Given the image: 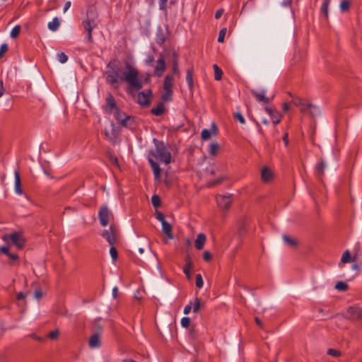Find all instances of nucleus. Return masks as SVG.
<instances>
[{"label":"nucleus","mask_w":362,"mask_h":362,"mask_svg":"<svg viewBox=\"0 0 362 362\" xmlns=\"http://www.w3.org/2000/svg\"><path fill=\"white\" fill-rule=\"evenodd\" d=\"M123 81L127 83L130 88L139 90L143 87V83L139 78L137 69L129 64H126L123 71Z\"/></svg>","instance_id":"f257e3e1"},{"label":"nucleus","mask_w":362,"mask_h":362,"mask_svg":"<svg viewBox=\"0 0 362 362\" xmlns=\"http://www.w3.org/2000/svg\"><path fill=\"white\" fill-rule=\"evenodd\" d=\"M155 144V148L153 149L150 153L156 159L169 164L171 162V154L165 147L163 142L159 141L157 139L153 140Z\"/></svg>","instance_id":"f03ea898"},{"label":"nucleus","mask_w":362,"mask_h":362,"mask_svg":"<svg viewBox=\"0 0 362 362\" xmlns=\"http://www.w3.org/2000/svg\"><path fill=\"white\" fill-rule=\"evenodd\" d=\"M2 240L7 243L10 242L18 250L24 247L26 240L21 233L15 232L11 234H5L2 236Z\"/></svg>","instance_id":"7ed1b4c3"},{"label":"nucleus","mask_w":362,"mask_h":362,"mask_svg":"<svg viewBox=\"0 0 362 362\" xmlns=\"http://www.w3.org/2000/svg\"><path fill=\"white\" fill-rule=\"evenodd\" d=\"M120 69L116 67H112L106 73L107 81L114 88H118L120 83L123 81V74H120Z\"/></svg>","instance_id":"20e7f679"},{"label":"nucleus","mask_w":362,"mask_h":362,"mask_svg":"<svg viewBox=\"0 0 362 362\" xmlns=\"http://www.w3.org/2000/svg\"><path fill=\"white\" fill-rule=\"evenodd\" d=\"M173 82V75H167L165 77L163 86L164 93L161 95V99L163 101L168 102L172 100Z\"/></svg>","instance_id":"39448f33"},{"label":"nucleus","mask_w":362,"mask_h":362,"mask_svg":"<svg viewBox=\"0 0 362 362\" xmlns=\"http://www.w3.org/2000/svg\"><path fill=\"white\" fill-rule=\"evenodd\" d=\"M101 235L107 241L110 245H114L117 242V231L115 227H110L103 231Z\"/></svg>","instance_id":"423d86ee"},{"label":"nucleus","mask_w":362,"mask_h":362,"mask_svg":"<svg viewBox=\"0 0 362 362\" xmlns=\"http://www.w3.org/2000/svg\"><path fill=\"white\" fill-rule=\"evenodd\" d=\"M112 216L111 211L107 206L104 205L100 207L98 212V217L102 226L105 227L107 226Z\"/></svg>","instance_id":"0eeeda50"},{"label":"nucleus","mask_w":362,"mask_h":362,"mask_svg":"<svg viewBox=\"0 0 362 362\" xmlns=\"http://www.w3.org/2000/svg\"><path fill=\"white\" fill-rule=\"evenodd\" d=\"M119 132L120 129L118 127L115 126L114 124H111L110 129L105 130V135L108 140L112 141L113 144H116L117 142Z\"/></svg>","instance_id":"6e6552de"},{"label":"nucleus","mask_w":362,"mask_h":362,"mask_svg":"<svg viewBox=\"0 0 362 362\" xmlns=\"http://www.w3.org/2000/svg\"><path fill=\"white\" fill-rule=\"evenodd\" d=\"M151 96V91L147 90L143 92H140L136 98L137 102L141 106H148L150 105V100Z\"/></svg>","instance_id":"1a4fd4ad"},{"label":"nucleus","mask_w":362,"mask_h":362,"mask_svg":"<svg viewBox=\"0 0 362 362\" xmlns=\"http://www.w3.org/2000/svg\"><path fill=\"white\" fill-rule=\"evenodd\" d=\"M232 195H220L216 197L218 206L223 209L227 210L230 207L232 202Z\"/></svg>","instance_id":"9d476101"},{"label":"nucleus","mask_w":362,"mask_h":362,"mask_svg":"<svg viewBox=\"0 0 362 362\" xmlns=\"http://www.w3.org/2000/svg\"><path fill=\"white\" fill-rule=\"evenodd\" d=\"M166 65L164 57L162 54H160L159 59L157 60L156 65L154 69V74L158 77L163 76L165 71Z\"/></svg>","instance_id":"9b49d317"},{"label":"nucleus","mask_w":362,"mask_h":362,"mask_svg":"<svg viewBox=\"0 0 362 362\" xmlns=\"http://www.w3.org/2000/svg\"><path fill=\"white\" fill-rule=\"evenodd\" d=\"M115 113L116 119L123 127H128L131 124V117L125 113L120 112L119 109H116Z\"/></svg>","instance_id":"f8f14e48"},{"label":"nucleus","mask_w":362,"mask_h":362,"mask_svg":"<svg viewBox=\"0 0 362 362\" xmlns=\"http://www.w3.org/2000/svg\"><path fill=\"white\" fill-rule=\"evenodd\" d=\"M217 127L214 122L211 124V129L210 130L204 129L202 131L201 136L204 141L209 140L212 135H216Z\"/></svg>","instance_id":"ddd939ff"},{"label":"nucleus","mask_w":362,"mask_h":362,"mask_svg":"<svg viewBox=\"0 0 362 362\" xmlns=\"http://www.w3.org/2000/svg\"><path fill=\"white\" fill-rule=\"evenodd\" d=\"M273 178V173L272 171L264 166L262 168L261 170V179L264 182H269Z\"/></svg>","instance_id":"4468645a"},{"label":"nucleus","mask_w":362,"mask_h":362,"mask_svg":"<svg viewBox=\"0 0 362 362\" xmlns=\"http://www.w3.org/2000/svg\"><path fill=\"white\" fill-rule=\"evenodd\" d=\"M292 104H293L295 106H297L300 108V111L303 113L306 112V105L308 103H306L303 99L298 98V97H293L291 100Z\"/></svg>","instance_id":"2eb2a0df"},{"label":"nucleus","mask_w":362,"mask_h":362,"mask_svg":"<svg viewBox=\"0 0 362 362\" xmlns=\"http://www.w3.org/2000/svg\"><path fill=\"white\" fill-rule=\"evenodd\" d=\"M89 346L91 349L98 348L100 346V335L95 333L90 336L88 341Z\"/></svg>","instance_id":"dca6fc26"},{"label":"nucleus","mask_w":362,"mask_h":362,"mask_svg":"<svg viewBox=\"0 0 362 362\" xmlns=\"http://www.w3.org/2000/svg\"><path fill=\"white\" fill-rule=\"evenodd\" d=\"M166 36L167 30H164L160 27H159L156 35V42L160 45H163L165 41Z\"/></svg>","instance_id":"f3484780"},{"label":"nucleus","mask_w":362,"mask_h":362,"mask_svg":"<svg viewBox=\"0 0 362 362\" xmlns=\"http://www.w3.org/2000/svg\"><path fill=\"white\" fill-rule=\"evenodd\" d=\"M148 160L153 170L155 179L159 180L161 172L159 165L156 162H155L151 158H148Z\"/></svg>","instance_id":"a211bd4d"},{"label":"nucleus","mask_w":362,"mask_h":362,"mask_svg":"<svg viewBox=\"0 0 362 362\" xmlns=\"http://www.w3.org/2000/svg\"><path fill=\"white\" fill-rule=\"evenodd\" d=\"M251 93L257 98V100L259 102H262L264 103H269L270 101V99L265 96L264 90L258 92L255 90H252Z\"/></svg>","instance_id":"6ab92c4d"},{"label":"nucleus","mask_w":362,"mask_h":362,"mask_svg":"<svg viewBox=\"0 0 362 362\" xmlns=\"http://www.w3.org/2000/svg\"><path fill=\"white\" fill-rule=\"evenodd\" d=\"M349 316L354 319L362 320V309L359 308H349L348 309Z\"/></svg>","instance_id":"aec40b11"},{"label":"nucleus","mask_w":362,"mask_h":362,"mask_svg":"<svg viewBox=\"0 0 362 362\" xmlns=\"http://www.w3.org/2000/svg\"><path fill=\"white\" fill-rule=\"evenodd\" d=\"M118 109L116 106V103L114 99V97L110 93L107 94L106 98V110L108 112H111L112 110Z\"/></svg>","instance_id":"412c9836"},{"label":"nucleus","mask_w":362,"mask_h":362,"mask_svg":"<svg viewBox=\"0 0 362 362\" xmlns=\"http://www.w3.org/2000/svg\"><path fill=\"white\" fill-rule=\"evenodd\" d=\"M305 113H308L313 118L315 116L318 115L320 113V111L317 106H315L311 103H308L306 105V112Z\"/></svg>","instance_id":"4be33fe9"},{"label":"nucleus","mask_w":362,"mask_h":362,"mask_svg":"<svg viewBox=\"0 0 362 362\" xmlns=\"http://www.w3.org/2000/svg\"><path fill=\"white\" fill-rule=\"evenodd\" d=\"M206 235L203 233L197 235V239L195 240V247L197 250H202L206 243Z\"/></svg>","instance_id":"5701e85b"},{"label":"nucleus","mask_w":362,"mask_h":362,"mask_svg":"<svg viewBox=\"0 0 362 362\" xmlns=\"http://www.w3.org/2000/svg\"><path fill=\"white\" fill-rule=\"evenodd\" d=\"M162 224V230L163 232L168 236V238L173 239V235L172 234V226L168 223L166 221H163Z\"/></svg>","instance_id":"b1692460"},{"label":"nucleus","mask_w":362,"mask_h":362,"mask_svg":"<svg viewBox=\"0 0 362 362\" xmlns=\"http://www.w3.org/2000/svg\"><path fill=\"white\" fill-rule=\"evenodd\" d=\"M283 240L284 241V243L289 247H292V248H295L298 246V240L292 237H290L287 235H284L283 237Z\"/></svg>","instance_id":"393cba45"},{"label":"nucleus","mask_w":362,"mask_h":362,"mask_svg":"<svg viewBox=\"0 0 362 362\" xmlns=\"http://www.w3.org/2000/svg\"><path fill=\"white\" fill-rule=\"evenodd\" d=\"M83 25L84 29L88 33H91L93 29L97 25V23H95V21L93 19H91V20L88 19L83 22Z\"/></svg>","instance_id":"a878e982"},{"label":"nucleus","mask_w":362,"mask_h":362,"mask_svg":"<svg viewBox=\"0 0 362 362\" xmlns=\"http://www.w3.org/2000/svg\"><path fill=\"white\" fill-rule=\"evenodd\" d=\"M15 176V191L18 194H23V190L21 187V178L20 175L18 171H15L14 173Z\"/></svg>","instance_id":"bb28decb"},{"label":"nucleus","mask_w":362,"mask_h":362,"mask_svg":"<svg viewBox=\"0 0 362 362\" xmlns=\"http://www.w3.org/2000/svg\"><path fill=\"white\" fill-rule=\"evenodd\" d=\"M165 107L163 103H160L157 107L151 109V113L156 116L163 115L165 112Z\"/></svg>","instance_id":"cd10ccee"},{"label":"nucleus","mask_w":362,"mask_h":362,"mask_svg":"<svg viewBox=\"0 0 362 362\" xmlns=\"http://www.w3.org/2000/svg\"><path fill=\"white\" fill-rule=\"evenodd\" d=\"M186 81L189 88L191 91H192L194 83H193V69H189L187 71Z\"/></svg>","instance_id":"c85d7f7f"},{"label":"nucleus","mask_w":362,"mask_h":362,"mask_svg":"<svg viewBox=\"0 0 362 362\" xmlns=\"http://www.w3.org/2000/svg\"><path fill=\"white\" fill-rule=\"evenodd\" d=\"M60 25V22L58 18H54L52 21L48 23V28L52 31H56Z\"/></svg>","instance_id":"c756f323"},{"label":"nucleus","mask_w":362,"mask_h":362,"mask_svg":"<svg viewBox=\"0 0 362 362\" xmlns=\"http://www.w3.org/2000/svg\"><path fill=\"white\" fill-rule=\"evenodd\" d=\"M325 168H326V164L322 160H321L320 162H319L317 164V165L315 167V170H316L317 175L319 177L323 175L324 170L325 169Z\"/></svg>","instance_id":"7c9ffc66"},{"label":"nucleus","mask_w":362,"mask_h":362,"mask_svg":"<svg viewBox=\"0 0 362 362\" xmlns=\"http://www.w3.org/2000/svg\"><path fill=\"white\" fill-rule=\"evenodd\" d=\"M173 74H179L178 56H177V54L176 52L173 53Z\"/></svg>","instance_id":"2f4dec72"},{"label":"nucleus","mask_w":362,"mask_h":362,"mask_svg":"<svg viewBox=\"0 0 362 362\" xmlns=\"http://www.w3.org/2000/svg\"><path fill=\"white\" fill-rule=\"evenodd\" d=\"M193 312L197 313L201 307V300L199 298H196L193 301L190 302Z\"/></svg>","instance_id":"473e14b6"},{"label":"nucleus","mask_w":362,"mask_h":362,"mask_svg":"<svg viewBox=\"0 0 362 362\" xmlns=\"http://www.w3.org/2000/svg\"><path fill=\"white\" fill-rule=\"evenodd\" d=\"M213 68H214V77H215V79L217 80V81L221 80V78L222 77L223 71H221V69L216 64H214L213 66Z\"/></svg>","instance_id":"72a5a7b5"},{"label":"nucleus","mask_w":362,"mask_h":362,"mask_svg":"<svg viewBox=\"0 0 362 362\" xmlns=\"http://www.w3.org/2000/svg\"><path fill=\"white\" fill-rule=\"evenodd\" d=\"M192 268V263L190 261H188L183 269V272L185 274V275L188 279H190V278H191L190 270Z\"/></svg>","instance_id":"f704fd0d"},{"label":"nucleus","mask_w":362,"mask_h":362,"mask_svg":"<svg viewBox=\"0 0 362 362\" xmlns=\"http://www.w3.org/2000/svg\"><path fill=\"white\" fill-rule=\"evenodd\" d=\"M21 30V25H16L11 31L10 36L11 38L15 39L16 38Z\"/></svg>","instance_id":"c9c22d12"},{"label":"nucleus","mask_w":362,"mask_h":362,"mask_svg":"<svg viewBox=\"0 0 362 362\" xmlns=\"http://www.w3.org/2000/svg\"><path fill=\"white\" fill-rule=\"evenodd\" d=\"M350 2L349 0H342L340 3L339 7L342 12H346L349 9Z\"/></svg>","instance_id":"e433bc0d"},{"label":"nucleus","mask_w":362,"mask_h":362,"mask_svg":"<svg viewBox=\"0 0 362 362\" xmlns=\"http://www.w3.org/2000/svg\"><path fill=\"white\" fill-rule=\"evenodd\" d=\"M334 287L338 291H345L348 288V285L344 282L339 281L336 284Z\"/></svg>","instance_id":"4c0bfd02"},{"label":"nucleus","mask_w":362,"mask_h":362,"mask_svg":"<svg viewBox=\"0 0 362 362\" xmlns=\"http://www.w3.org/2000/svg\"><path fill=\"white\" fill-rule=\"evenodd\" d=\"M330 2H327L323 1V4L321 7V12L325 15V17L327 18L328 17V6Z\"/></svg>","instance_id":"58836bf2"},{"label":"nucleus","mask_w":362,"mask_h":362,"mask_svg":"<svg viewBox=\"0 0 362 362\" xmlns=\"http://www.w3.org/2000/svg\"><path fill=\"white\" fill-rule=\"evenodd\" d=\"M218 149V145L215 143H212L209 146V153L211 156H215L217 153Z\"/></svg>","instance_id":"ea45409f"},{"label":"nucleus","mask_w":362,"mask_h":362,"mask_svg":"<svg viewBox=\"0 0 362 362\" xmlns=\"http://www.w3.org/2000/svg\"><path fill=\"white\" fill-rule=\"evenodd\" d=\"M350 261H351V255H350L349 251L346 250L344 252V254L341 257V262L342 263H347Z\"/></svg>","instance_id":"a19ab883"},{"label":"nucleus","mask_w":362,"mask_h":362,"mask_svg":"<svg viewBox=\"0 0 362 362\" xmlns=\"http://www.w3.org/2000/svg\"><path fill=\"white\" fill-rule=\"evenodd\" d=\"M151 203L155 208H158L160 205V199L158 195H153L151 198Z\"/></svg>","instance_id":"79ce46f5"},{"label":"nucleus","mask_w":362,"mask_h":362,"mask_svg":"<svg viewBox=\"0 0 362 362\" xmlns=\"http://www.w3.org/2000/svg\"><path fill=\"white\" fill-rule=\"evenodd\" d=\"M57 59L59 62H61L62 64H64L67 62L68 57L65 53L60 52V53L57 54Z\"/></svg>","instance_id":"37998d69"},{"label":"nucleus","mask_w":362,"mask_h":362,"mask_svg":"<svg viewBox=\"0 0 362 362\" xmlns=\"http://www.w3.org/2000/svg\"><path fill=\"white\" fill-rule=\"evenodd\" d=\"M226 32H227V29L226 28H222L220 32H219V34H218V41L219 42H224V38H225V36H226Z\"/></svg>","instance_id":"c03bdc74"},{"label":"nucleus","mask_w":362,"mask_h":362,"mask_svg":"<svg viewBox=\"0 0 362 362\" xmlns=\"http://www.w3.org/2000/svg\"><path fill=\"white\" fill-rule=\"evenodd\" d=\"M203 284H204V281H203L202 275L200 274H197L196 275V286H197V287H198L199 288H201L203 286Z\"/></svg>","instance_id":"a18cd8bd"},{"label":"nucleus","mask_w":362,"mask_h":362,"mask_svg":"<svg viewBox=\"0 0 362 362\" xmlns=\"http://www.w3.org/2000/svg\"><path fill=\"white\" fill-rule=\"evenodd\" d=\"M59 335V330L58 329H56L52 331L48 334V337L50 339L54 340V339H57L58 338Z\"/></svg>","instance_id":"49530a36"},{"label":"nucleus","mask_w":362,"mask_h":362,"mask_svg":"<svg viewBox=\"0 0 362 362\" xmlns=\"http://www.w3.org/2000/svg\"><path fill=\"white\" fill-rule=\"evenodd\" d=\"M112 247L110 249V254L113 261H115L117 259V249L114 247V245H111Z\"/></svg>","instance_id":"de8ad7c7"},{"label":"nucleus","mask_w":362,"mask_h":362,"mask_svg":"<svg viewBox=\"0 0 362 362\" xmlns=\"http://www.w3.org/2000/svg\"><path fill=\"white\" fill-rule=\"evenodd\" d=\"M327 354L334 357H339L341 356V352L336 349H329L327 350Z\"/></svg>","instance_id":"09e8293b"},{"label":"nucleus","mask_w":362,"mask_h":362,"mask_svg":"<svg viewBox=\"0 0 362 362\" xmlns=\"http://www.w3.org/2000/svg\"><path fill=\"white\" fill-rule=\"evenodd\" d=\"M190 322H191V320L189 317H182L181 320V325L185 328H187L189 326Z\"/></svg>","instance_id":"8fccbe9b"},{"label":"nucleus","mask_w":362,"mask_h":362,"mask_svg":"<svg viewBox=\"0 0 362 362\" xmlns=\"http://www.w3.org/2000/svg\"><path fill=\"white\" fill-rule=\"evenodd\" d=\"M272 119V122L274 124H277L281 121V116L278 112H275L273 116L271 117Z\"/></svg>","instance_id":"3c124183"},{"label":"nucleus","mask_w":362,"mask_h":362,"mask_svg":"<svg viewBox=\"0 0 362 362\" xmlns=\"http://www.w3.org/2000/svg\"><path fill=\"white\" fill-rule=\"evenodd\" d=\"M224 180H225V177H219V178H218L216 180H214L213 181H210L209 182L208 185L209 187H213V186H214L216 185L221 183Z\"/></svg>","instance_id":"603ef678"},{"label":"nucleus","mask_w":362,"mask_h":362,"mask_svg":"<svg viewBox=\"0 0 362 362\" xmlns=\"http://www.w3.org/2000/svg\"><path fill=\"white\" fill-rule=\"evenodd\" d=\"M8 46L7 44H3L0 47V58H1L4 54L8 51Z\"/></svg>","instance_id":"864d4df0"},{"label":"nucleus","mask_w":362,"mask_h":362,"mask_svg":"<svg viewBox=\"0 0 362 362\" xmlns=\"http://www.w3.org/2000/svg\"><path fill=\"white\" fill-rule=\"evenodd\" d=\"M156 218L157 220L160 221V223H163V221H165V216L163 213L160 211H157L156 212Z\"/></svg>","instance_id":"5fc2aeb1"},{"label":"nucleus","mask_w":362,"mask_h":362,"mask_svg":"<svg viewBox=\"0 0 362 362\" xmlns=\"http://www.w3.org/2000/svg\"><path fill=\"white\" fill-rule=\"evenodd\" d=\"M235 118L238 120L241 124H245V120L243 117V116L242 115V114H240V112H236L234 115Z\"/></svg>","instance_id":"6e6d98bb"},{"label":"nucleus","mask_w":362,"mask_h":362,"mask_svg":"<svg viewBox=\"0 0 362 362\" xmlns=\"http://www.w3.org/2000/svg\"><path fill=\"white\" fill-rule=\"evenodd\" d=\"M211 254L209 251H204L203 254V258L204 261L209 262L211 259Z\"/></svg>","instance_id":"4d7b16f0"},{"label":"nucleus","mask_w":362,"mask_h":362,"mask_svg":"<svg viewBox=\"0 0 362 362\" xmlns=\"http://www.w3.org/2000/svg\"><path fill=\"white\" fill-rule=\"evenodd\" d=\"M264 110L271 117L273 116L274 115V113L277 112L276 110H274L272 107H268V106H266L264 107Z\"/></svg>","instance_id":"13d9d810"},{"label":"nucleus","mask_w":362,"mask_h":362,"mask_svg":"<svg viewBox=\"0 0 362 362\" xmlns=\"http://www.w3.org/2000/svg\"><path fill=\"white\" fill-rule=\"evenodd\" d=\"M0 252H2L8 256V254L10 253L8 247H7V246L0 247Z\"/></svg>","instance_id":"bf43d9fd"},{"label":"nucleus","mask_w":362,"mask_h":362,"mask_svg":"<svg viewBox=\"0 0 362 362\" xmlns=\"http://www.w3.org/2000/svg\"><path fill=\"white\" fill-rule=\"evenodd\" d=\"M154 61V57L153 55H148L147 57H146V64L148 65H152V63Z\"/></svg>","instance_id":"052dcab7"},{"label":"nucleus","mask_w":362,"mask_h":362,"mask_svg":"<svg viewBox=\"0 0 362 362\" xmlns=\"http://www.w3.org/2000/svg\"><path fill=\"white\" fill-rule=\"evenodd\" d=\"M191 310H192V305H191V304L189 303V304L187 305L185 307V308H184V313H185V315H188V314L190 313Z\"/></svg>","instance_id":"680f3d73"},{"label":"nucleus","mask_w":362,"mask_h":362,"mask_svg":"<svg viewBox=\"0 0 362 362\" xmlns=\"http://www.w3.org/2000/svg\"><path fill=\"white\" fill-rule=\"evenodd\" d=\"M223 9H218L215 13V18H216V19L220 18L221 17V16L223 15Z\"/></svg>","instance_id":"e2e57ef3"},{"label":"nucleus","mask_w":362,"mask_h":362,"mask_svg":"<svg viewBox=\"0 0 362 362\" xmlns=\"http://www.w3.org/2000/svg\"><path fill=\"white\" fill-rule=\"evenodd\" d=\"M26 296V294H25L23 292H20L17 294V300H23L25 298Z\"/></svg>","instance_id":"0e129e2a"},{"label":"nucleus","mask_w":362,"mask_h":362,"mask_svg":"<svg viewBox=\"0 0 362 362\" xmlns=\"http://www.w3.org/2000/svg\"><path fill=\"white\" fill-rule=\"evenodd\" d=\"M8 257L9 258H11L13 261H16V260L18 259V258H19L18 255H16V254H11V253H9Z\"/></svg>","instance_id":"69168bd1"},{"label":"nucleus","mask_w":362,"mask_h":362,"mask_svg":"<svg viewBox=\"0 0 362 362\" xmlns=\"http://www.w3.org/2000/svg\"><path fill=\"white\" fill-rule=\"evenodd\" d=\"M42 296V293L40 290H36L35 291V297L37 299H40Z\"/></svg>","instance_id":"338daca9"},{"label":"nucleus","mask_w":362,"mask_h":362,"mask_svg":"<svg viewBox=\"0 0 362 362\" xmlns=\"http://www.w3.org/2000/svg\"><path fill=\"white\" fill-rule=\"evenodd\" d=\"M118 294V288L117 287H114L112 289V296L114 298H116L117 297Z\"/></svg>","instance_id":"774afa93"}]
</instances>
